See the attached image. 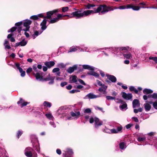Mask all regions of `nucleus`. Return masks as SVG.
<instances>
[{
    "label": "nucleus",
    "instance_id": "obj_14",
    "mask_svg": "<svg viewBox=\"0 0 157 157\" xmlns=\"http://www.w3.org/2000/svg\"><path fill=\"white\" fill-rule=\"evenodd\" d=\"M65 153H63V156L66 157L67 156V154H68L69 155H71L73 154V152L72 150L69 148L66 149Z\"/></svg>",
    "mask_w": 157,
    "mask_h": 157
},
{
    "label": "nucleus",
    "instance_id": "obj_28",
    "mask_svg": "<svg viewBox=\"0 0 157 157\" xmlns=\"http://www.w3.org/2000/svg\"><path fill=\"white\" fill-rule=\"evenodd\" d=\"M127 104L125 102H124L122 104V105H120L119 107L121 110H123L125 109H127Z\"/></svg>",
    "mask_w": 157,
    "mask_h": 157
},
{
    "label": "nucleus",
    "instance_id": "obj_33",
    "mask_svg": "<svg viewBox=\"0 0 157 157\" xmlns=\"http://www.w3.org/2000/svg\"><path fill=\"white\" fill-rule=\"evenodd\" d=\"M120 50H121V51L125 50V51L124 52H126L128 50V49L129 48V47H121L119 48Z\"/></svg>",
    "mask_w": 157,
    "mask_h": 157
},
{
    "label": "nucleus",
    "instance_id": "obj_21",
    "mask_svg": "<svg viewBox=\"0 0 157 157\" xmlns=\"http://www.w3.org/2000/svg\"><path fill=\"white\" fill-rule=\"evenodd\" d=\"M47 20L44 19L40 24L41 26V29L43 30H44L47 28L46 24L47 22Z\"/></svg>",
    "mask_w": 157,
    "mask_h": 157
},
{
    "label": "nucleus",
    "instance_id": "obj_53",
    "mask_svg": "<svg viewBox=\"0 0 157 157\" xmlns=\"http://www.w3.org/2000/svg\"><path fill=\"white\" fill-rule=\"evenodd\" d=\"M97 83L98 84V85L100 86H101V87L102 86H105V85L104 84H102V83H101V81H99V80H98L97 81Z\"/></svg>",
    "mask_w": 157,
    "mask_h": 157
},
{
    "label": "nucleus",
    "instance_id": "obj_55",
    "mask_svg": "<svg viewBox=\"0 0 157 157\" xmlns=\"http://www.w3.org/2000/svg\"><path fill=\"white\" fill-rule=\"evenodd\" d=\"M22 134V132L20 131H18L17 133V135L18 137V138H19V137Z\"/></svg>",
    "mask_w": 157,
    "mask_h": 157
},
{
    "label": "nucleus",
    "instance_id": "obj_20",
    "mask_svg": "<svg viewBox=\"0 0 157 157\" xmlns=\"http://www.w3.org/2000/svg\"><path fill=\"white\" fill-rule=\"evenodd\" d=\"M77 66L76 65H74L72 67H69L67 70V71L70 74L72 73L75 70L77 69Z\"/></svg>",
    "mask_w": 157,
    "mask_h": 157
},
{
    "label": "nucleus",
    "instance_id": "obj_11",
    "mask_svg": "<svg viewBox=\"0 0 157 157\" xmlns=\"http://www.w3.org/2000/svg\"><path fill=\"white\" fill-rule=\"evenodd\" d=\"M17 103L18 105H20V107L22 108L28 104L29 103L27 102H25L22 98H20L19 101L17 102Z\"/></svg>",
    "mask_w": 157,
    "mask_h": 157
},
{
    "label": "nucleus",
    "instance_id": "obj_46",
    "mask_svg": "<svg viewBox=\"0 0 157 157\" xmlns=\"http://www.w3.org/2000/svg\"><path fill=\"white\" fill-rule=\"evenodd\" d=\"M19 71L21 73V76L23 77L25 76V71H23L22 69L21 71Z\"/></svg>",
    "mask_w": 157,
    "mask_h": 157
},
{
    "label": "nucleus",
    "instance_id": "obj_59",
    "mask_svg": "<svg viewBox=\"0 0 157 157\" xmlns=\"http://www.w3.org/2000/svg\"><path fill=\"white\" fill-rule=\"evenodd\" d=\"M92 75L95 76V77H99V75L97 73L94 72L93 74H92Z\"/></svg>",
    "mask_w": 157,
    "mask_h": 157
},
{
    "label": "nucleus",
    "instance_id": "obj_10",
    "mask_svg": "<svg viewBox=\"0 0 157 157\" xmlns=\"http://www.w3.org/2000/svg\"><path fill=\"white\" fill-rule=\"evenodd\" d=\"M31 21L30 20H26L25 21L23 24L24 26L26 27L25 29H23L25 31H28L29 30V25L31 24Z\"/></svg>",
    "mask_w": 157,
    "mask_h": 157
},
{
    "label": "nucleus",
    "instance_id": "obj_62",
    "mask_svg": "<svg viewBox=\"0 0 157 157\" xmlns=\"http://www.w3.org/2000/svg\"><path fill=\"white\" fill-rule=\"evenodd\" d=\"M43 70L44 71H46L48 68L47 66H43Z\"/></svg>",
    "mask_w": 157,
    "mask_h": 157
},
{
    "label": "nucleus",
    "instance_id": "obj_63",
    "mask_svg": "<svg viewBox=\"0 0 157 157\" xmlns=\"http://www.w3.org/2000/svg\"><path fill=\"white\" fill-rule=\"evenodd\" d=\"M56 153L57 154L60 155L61 154V151L59 149H57L56 151Z\"/></svg>",
    "mask_w": 157,
    "mask_h": 157
},
{
    "label": "nucleus",
    "instance_id": "obj_42",
    "mask_svg": "<svg viewBox=\"0 0 157 157\" xmlns=\"http://www.w3.org/2000/svg\"><path fill=\"white\" fill-rule=\"evenodd\" d=\"M59 70L60 69L59 68L56 67L54 68L53 69L52 72L53 73H55L59 71Z\"/></svg>",
    "mask_w": 157,
    "mask_h": 157
},
{
    "label": "nucleus",
    "instance_id": "obj_30",
    "mask_svg": "<svg viewBox=\"0 0 157 157\" xmlns=\"http://www.w3.org/2000/svg\"><path fill=\"white\" fill-rule=\"evenodd\" d=\"M129 89L131 91H134L136 94H137L138 93V90H137L134 86H130L129 87Z\"/></svg>",
    "mask_w": 157,
    "mask_h": 157
},
{
    "label": "nucleus",
    "instance_id": "obj_35",
    "mask_svg": "<svg viewBox=\"0 0 157 157\" xmlns=\"http://www.w3.org/2000/svg\"><path fill=\"white\" fill-rule=\"evenodd\" d=\"M45 116L47 118L50 119H52L53 118L52 114L50 113L46 114H45Z\"/></svg>",
    "mask_w": 157,
    "mask_h": 157
},
{
    "label": "nucleus",
    "instance_id": "obj_19",
    "mask_svg": "<svg viewBox=\"0 0 157 157\" xmlns=\"http://www.w3.org/2000/svg\"><path fill=\"white\" fill-rule=\"evenodd\" d=\"M122 129L121 126L118 127L116 129H113L111 130V132L112 133H117L121 132Z\"/></svg>",
    "mask_w": 157,
    "mask_h": 157
},
{
    "label": "nucleus",
    "instance_id": "obj_47",
    "mask_svg": "<svg viewBox=\"0 0 157 157\" xmlns=\"http://www.w3.org/2000/svg\"><path fill=\"white\" fill-rule=\"evenodd\" d=\"M58 66L60 68H63L65 67V66L63 64V63H59L58 64Z\"/></svg>",
    "mask_w": 157,
    "mask_h": 157
},
{
    "label": "nucleus",
    "instance_id": "obj_41",
    "mask_svg": "<svg viewBox=\"0 0 157 157\" xmlns=\"http://www.w3.org/2000/svg\"><path fill=\"white\" fill-rule=\"evenodd\" d=\"M106 98L108 100H113L115 99V97H113L109 96H106Z\"/></svg>",
    "mask_w": 157,
    "mask_h": 157
},
{
    "label": "nucleus",
    "instance_id": "obj_6",
    "mask_svg": "<svg viewBox=\"0 0 157 157\" xmlns=\"http://www.w3.org/2000/svg\"><path fill=\"white\" fill-rule=\"evenodd\" d=\"M94 122H95L94 126L96 128H98L102 124V122L100 121L98 118L95 117H91L90 119V123H92Z\"/></svg>",
    "mask_w": 157,
    "mask_h": 157
},
{
    "label": "nucleus",
    "instance_id": "obj_29",
    "mask_svg": "<svg viewBox=\"0 0 157 157\" xmlns=\"http://www.w3.org/2000/svg\"><path fill=\"white\" fill-rule=\"evenodd\" d=\"M77 47H73L70 48L69 51H68V53L75 52L77 50Z\"/></svg>",
    "mask_w": 157,
    "mask_h": 157
},
{
    "label": "nucleus",
    "instance_id": "obj_12",
    "mask_svg": "<svg viewBox=\"0 0 157 157\" xmlns=\"http://www.w3.org/2000/svg\"><path fill=\"white\" fill-rule=\"evenodd\" d=\"M122 97L126 100H129L132 98V96L131 94H127L125 92L122 93Z\"/></svg>",
    "mask_w": 157,
    "mask_h": 157
},
{
    "label": "nucleus",
    "instance_id": "obj_56",
    "mask_svg": "<svg viewBox=\"0 0 157 157\" xmlns=\"http://www.w3.org/2000/svg\"><path fill=\"white\" fill-rule=\"evenodd\" d=\"M67 82H62L60 84V86L62 87H63L64 86L67 85Z\"/></svg>",
    "mask_w": 157,
    "mask_h": 157
},
{
    "label": "nucleus",
    "instance_id": "obj_51",
    "mask_svg": "<svg viewBox=\"0 0 157 157\" xmlns=\"http://www.w3.org/2000/svg\"><path fill=\"white\" fill-rule=\"evenodd\" d=\"M30 18L33 20H36L38 19V16L37 15H33Z\"/></svg>",
    "mask_w": 157,
    "mask_h": 157
},
{
    "label": "nucleus",
    "instance_id": "obj_48",
    "mask_svg": "<svg viewBox=\"0 0 157 157\" xmlns=\"http://www.w3.org/2000/svg\"><path fill=\"white\" fill-rule=\"evenodd\" d=\"M152 98L155 99H157V93H154L152 94Z\"/></svg>",
    "mask_w": 157,
    "mask_h": 157
},
{
    "label": "nucleus",
    "instance_id": "obj_27",
    "mask_svg": "<svg viewBox=\"0 0 157 157\" xmlns=\"http://www.w3.org/2000/svg\"><path fill=\"white\" fill-rule=\"evenodd\" d=\"M143 92L144 94H148L152 93L153 91L150 89H145L143 90Z\"/></svg>",
    "mask_w": 157,
    "mask_h": 157
},
{
    "label": "nucleus",
    "instance_id": "obj_39",
    "mask_svg": "<svg viewBox=\"0 0 157 157\" xmlns=\"http://www.w3.org/2000/svg\"><path fill=\"white\" fill-rule=\"evenodd\" d=\"M120 147L121 149H123L125 146V144L124 142H121L119 144Z\"/></svg>",
    "mask_w": 157,
    "mask_h": 157
},
{
    "label": "nucleus",
    "instance_id": "obj_38",
    "mask_svg": "<svg viewBox=\"0 0 157 157\" xmlns=\"http://www.w3.org/2000/svg\"><path fill=\"white\" fill-rule=\"evenodd\" d=\"M21 45L23 46L25 45L27 43V41H25L24 40H23L21 41L20 42Z\"/></svg>",
    "mask_w": 157,
    "mask_h": 157
},
{
    "label": "nucleus",
    "instance_id": "obj_60",
    "mask_svg": "<svg viewBox=\"0 0 157 157\" xmlns=\"http://www.w3.org/2000/svg\"><path fill=\"white\" fill-rule=\"evenodd\" d=\"M50 124L52 125L54 128L56 127V125L54 123V122L53 121H51L50 122Z\"/></svg>",
    "mask_w": 157,
    "mask_h": 157
},
{
    "label": "nucleus",
    "instance_id": "obj_4",
    "mask_svg": "<svg viewBox=\"0 0 157 157\" xmlns=\"http://www.w3.org/2000/svg\"><path fill=\"white\" fill-rule=\"evenodd\" d=\"M99 8H100V5L97 7L94 8V10H87L84 11L82 12L83 17L88 16L91 13H99L100 12V10H99L98 9Z\"/></svg>",
    "mask_w": 157,
    "mask_h": 157
},
{
    "label": "nucleus",
    "instance_id": "obj_7",
    "mask_svg": "<svg viewBox=\"0 0 157 157\" xmlns=\"http://www.w3.org/2000/svg\"><path fill=\"white\" fill-rule=\"evenodd\" d=\"M55 78V77L51 76L50 74H49L46 78H44L43 81H50L48 82V84H51L54 83Z\"/></svg>",
    "mask_w": 157,
    "mask_h": 157
},
{
    "label": "nucleus",
    "instance_id": "obj_49",
    "mask_svg": "<svg viewBox=\"0 0 157 157\" xmlns=\"http://www.w3.org/2000/svg\"><path fill=\"white\" fill-rule=\"evenodd\" d=\"M152 104H153V107L155 109H157V102H153Z\"/></svg>",
    "mask_w": 157,
    "mask_h": 157
},
{
    "label": "nucleus",
    "instance_id": "obj_36",
    "mask_svg": "<svg viewBox=\"0 0 157 157\" xmlns=\"http://www.w3.org/2000/svg\"><path fill=\"white\" fill-rule=\"evenodd\" d=\"M96 6L95 5L89 4L87 5L86 7L88 9H90L91 7H94Z\"/></svg>",
    "mask_w": 157,
    "mask_h": 157
},
{
    "label": "nucleus",
    "instance_id": "obj_15",
    "mask_svg": "<svg viewBox=\"0 0 157 157\" xmlns=\"http://www.w3.org/2000/svg\"><path fill=\"white\" fill-rule=\"evenodd\" d=\"M106 76L111 81V82L114 83L116 82L117 78L114 76L109 75H106Z\"/></svg>",
    "mask_w": 157,
    "mask_h": 157
},
{
    "label": "nucleus",
    "instance_id": "obj_64",
    "mask_svg": "<svg viewBox=\"0 0 157 157\" xmlns=\"http://www.w3.org/2000/svg\"><path fill=\"white\" fill-rule=\"evenodd\" d=\"M132 119H133L136 122H138V120L137 118L136 117H133L132 118Z\"/></svg>",
    "mask_w": 157,
    "mask_h": 157
},
{
    "label": "nucleus",
    "instance_id": "obj_54",
    "mask_svg": "<svg viewBox=\"0 0 157 157\" xmlns=\"http://www.w3.org/2000/svg\"><path fill=\"white\" fill-rule=\"evenodd\" d=\"M95 108L96 110L98 109V110H99L100 111H101L102 112H104V111H103V108H102L98 106H96L95 107Z\"/></svg>",
    "mask_w": 157,
    "mask_h": 157
},
{
    "label": "nucleus",
    "instance_id": "obj_50",
    "mask_svg": "<svg viewBox=\"0 0 157 157\" xmlns=\"http://www.w3.org/2000/svg\"><path fill=\"white\" fill-rule=\"evenodd\" d=\"M116 100L117 101H116V102L117 103H121V104H122L123 102H124V101L120 99H119L118 98H117L116 99Z\"/></svg>",
    "mask_w": 157,
    "mask_h": 157
},
{
    "label": "nucleus",
    "instance_id": "obj_31",
    "mask_svg": "<svg viewBox=\"0 0 157 157\" xmlns=\"http://www.w3.org/2000/svg\"><path fill=\"white\" fill-rule=\"evenodd\" d=\"M44 105L45 106L50 108L51 106V104L48 102L45 101L43 103Z\"/></svg>",
    "mask_w": 157,
    "mask_h": 157
},
{
    "label": "nucleus",
    "instance_id": "obj_43",
    "mask_svg": "<svg viewBox=\"0 0 157 157\" xmlns=\"http://www.w3.org/2000/svg\"><path fill=\"white\" fill-rule=\"evenodd\" d=\"M16 29V27H13L11 28L10 30H8V33H10V32H13Z\"/></svg>",
    "mask_w": 157,
    "mask_h": 157
},
{
    "label": "nucleus",
    "instance_id": "obj_37",
    "mask_svg": "<svg viewBox=\"0 0 157 157\" xmlns=\"http://www.w3.org/2000/svg\"><path fill=\"white\" fill-rule=\"evenodd\" d=\"M69 8L68 7H63L62 8V10L63 12H65L68 11Z\"/></svg>",
    "mask_w": 157,
    "mask_h": 157
},
{
    "label": "nucleus",
    "instance_id": "obj_13",
    "mask_svg": "<svg viewBox=\"0 0 157 157\" xmlns=\"http://www.w3.org/2000/svg\"><path fill=\"white\" fill-rule=\"evenodd\" d=\"M35 77L36 80L40 81H43V78L42 73H37L35 74Z\"/></svg>",
    "mask_w": 157,
    "mask_h": 157
},
{
    "label": "nucleus",
    "instance_id": "obj_22",
    "mask_svg": "<svg viewBox=\"0 0 157 157\" xmlns=\"http://www.w3.org/2000/svg\"><path fill=\"white\" fill-rule=\"evenodd\" d=\"M89 99H94L98 98V96L93 94L92 93H90L87 94L86 96Z\"/></svg>",
    "mask_w": 157,
    "mask_h": 157
},
{
    "label": "nucleus",
    "instance_id": "obj_3",
    "mask_svg": "<svg viewBox=\"0 0 157 157\" xmlns=\"http://www.w3.org/2000/svg\"><path fill=\"white\" fill-rule=\"evenodd\" d=\"M25 155L28 157H37V154L32 148L28 147L25 150Z\"/></svg>",
    "mask_w": 157,
    "mask_h": 157
},
{
    "label": "nucleus",
    "instance_id": "obj_58",
    "mask_svg": "<svg viewBox=\"0 0 157 157\" xmlns=\"http://www.w3.org/2000/svg\"><path fill=\"white\" fill-rule=\"evenodd\" d=\"M78 81L80 83H81L84 85H86L85 83L84 82V81L83 80H82V79H79L78 80Z\"/></svg>",
    "mask_w": 157,
    "mask_h": 157
},
{
    "label": "nucleus",
    "instance_id": "obj_52",
    "mask_svg": "<svg viewBox=\"0 0 157 157\" xmlns=\"http://www.w3.org/2000/svg\"><path fill=\"white\" fill-rule=\"evenodd\" d=\"M22 24V22L21 21H20L16 23L15 24V25L16 26H17L18 27H20V26H21Z\"/></svg>",
    "mask_w": 157,
    "mask_h": 157
},
{
    "label": "nucleus",
    "instance_id": "obj_26",
    "mask_svg": "<svg viewBox=\"0 0 157 157\" xmlns=\"http://www.w3.org/2000/svg\"><path fill=\"white\" fill-rule=\"evenodd\" d=\"M70 79L71 83H75L77 82V77L75 75L73 76L70 77Z\"/></svg>",
    "mask_w": 157,
    "mask_h": 157
},
{
    "label": "nucleus",
    "instance_id": "obj_32",
    "mask_svg": "<svg viewBox=\"0 0 157 157\" xmlns=\"http://www.w3.org/2000/svg\"><path fill=\"white\" fill-rule=\"evenodd\" d=\"M127 59H130L132 57V56L130 54H124L123 55Z\"/></svg>",
    "mask_w": 157,
    "mask_h": 157
},
{
    "label": "nucleus",
    "instance_id": "obj_5",
    "mask_svg": "<svg viewBox=\"0 0 157 157\" xmlns=\"http://www.w3.org/2000/svg\"><path fill=\"white\" fill-rule=\"evenodd\" d=\"M98 9L100 10V12L102 14H104L109 11L113 10L111 7L107 6L105 5H100V8Z\"/></svg>",
    "mask_w": 157,
    "mask_h": 157
},
{
    "label": "nucleus",
    "instance_id": "obj_9",
    "mask_svg": "<svg viewBox=\"0 0 157 157\" xmlns=\"http://www.w3.org/2000/svg\"><path fill=\"white\" fill-rule=\"evenodd\" d=\"M63 16V15L61 14H58L57 17L51 19L50 21V23H53L57 22L59 20L62 19V17Z\"/></svg>",
    "mask_w": 157,
    "mask_h": 157
},
{
    "label": "nucleus",
    "instance_id": "obj_40",
    "mask_svg": "<svg viewBox=\"0 0 157 157\" xmlns=\"http://www.w3.org/2000/svg\"><path fill=\"white\" fill-rule=\"evenodd\" d=\"M15 65L17 69L19 70V71H21L22 68H21L20 67V64L19 63H15Z\"/></svg>",
    "mask_w": 157,
    "mask_h": 157
},
{
    "label": "nucleus",
    "instance_id": "obj_23",
    "mask_svg": "<svg viewBox=\"0 0 157 157\" xmlns=\"http://www.w3.org/2000/svg\"><path fill=\"white\" fill-rule=\"evenodd\" d=\"M71 114L72 117H75L76 118H78L79 116L80 115V113L79 112H77L75 113L71 112Z\"/></svg>",
    "mask_w": 157,
    "mask_h": 157
},
{
    "label": "nucleus",
    "instance_id": "obj_17",
    "mask_svg": "<svg viewBox=\"0 0 157 157\" xmlns=\"http://www.w3.org/2000/svg\"><path fill=\"white\" fill-rule=\"evenodd\" d=\"M55 64V62L53 61L46 62L44 63V65L48 68H50L53 66Z\"/></svg>",
    "mask_w": 157,
    "mask_h": 157
},
{
    "label": "nucleus",
    "instance_id": "obj_45",
    "mask_svg": "<svg viewBox=\"0 0 157 157\" xmlns=\"http://www.w3.org/2000/svg\"><path fill=\"white\" fill-rule=\"evenodd\" d=\"M146 139V138L145 137H139L137 139V140L138 141L140 142V141H142L144 140H145Z\"/></svg>",
    "mask_w": 157,
    "mask_h": 157
},
{
    "label": "nucleus",
    "instance_id": "obj_61",
    "mask_svg": "<svg viewBox=\"0 0 157 157\" xmlns=\"http://www.w3.org/2000/svg\"><path fill=\"white\" fill-rule=\"evenodd\" d=\"M66 88L67 90H70L72 88V86L71 85H69L68 86H66Z\"/></svg>",
    "mask_w": 157,
    "mask_h": 157
},
{
    "label": "nucleus",
    "instance_id": "obj_8",
    "mask_svg": "<svg viewBox=\"0 0 157 157\" xmlns=\"http://www.w3.org/2000/svg\"><path fill=\"white\" fill-rule=\"evenodd\" d=\"M152 102L151 101H147L146 103L144 104V105L145 110L146 111H149L151 109V106L150 104H152Z\"/></svg>",
    "mask_w": 157,
    "mask_h": 157
},
{
    "label": "nucleus",
    "instance_id": "obj_16",
    "mask_svg": "<svg viewBox=\"0 0 157 157\" xmlns=\"http://www.w3.org/2000/svg\"><path fill=\"white\" fill-rule=\"evenodd\" d=\"M57 11L56 10H54L53 11H49L47 13V16L45 17V18L48 19H50L51 16L53 14L57 12Z\"/></svg>",
    "mask_w": 157,
    "mask_h": 157
},
{
    "label": "nucleus",
    "instance_id": "obj_44",
    "mask_svg": "<svg viewBox=\"0 0 157 157\" xmlns=\"http://www.w3.org/2000/svg\"><path fill=\"white\" fill-rule=\"evenodd\" d=\"M91 112V109L89 108H87L85 109L84 111L85 113H90Z\"/></svg>",
    "mask_w": 157,
    "mask_h": 157
},
{
    "label": "nucleus",
    "instance_id": "obj_57",
    "mask_svg": "<svg viewBox=\"0 0 157 157\" xmlns=\"http://www.w3.org/2000/svg\"><path fill=\"white\" fill-rule=\"evenodd\" d=\"M32 71V69L31 67L29 68L26 71L27 73H29L31 72Z\"/></svg>",
    "mask_w": 157,
    "mask_h": 157
},
{
    "label": "nucleus",
    "instance_id": "obj_25",
    "mask_svg": "<svg viewBox=\"0 0 157 157\" xmlns=\"http://www.w3.org/2000/svg\"><path fill=\"white\" fill-rule=\"evenodd\" d=\"M107 86H102L101 87H100L99 88L98 90L100 92H103V94H105V92H106V90L107 88Z\"/></svg>",
    "mask_w": 157,
    "mask_h": 157
},
{
    "label": "nucleus",
    "instance_id": "obj_34",
    "mask_svg": "<svg viewBox=\"0 0 157 157\" xmlns=\"http://www.w3.org/2000/svg\"><path fill=\"white\" fill-rule=\"evenodd\" d=\"M149 59H152L155 61V62L157 63V57H150L149 58Z\"/></svg>",
    "mask_w": 157,
    "mask_h": 157
},
{
    "label": "nucleus",
    "instance_id": "obj_1",
    "mask_svg": "<svg viewBox=\"0 0 157 157\" xmlns=\"http://www.w3.org/2000/svg\"><path fill=\"white\" fill-rule=\"evenodd\" d=\"M75 9L76 10V11L71 13L70 15H63L62 17L67 16L69 18L75 17L76 19H79L83 17L82 10Z\"/></svg>",
    "mask_w": 157,
    "mask_h": 157
},
{
    "label": "nucleus",
    "instance_id": "obj_18",
    "mask_svg": "<svg viewBox=\"0 0 157 157\" xmlns=\"http://www.w3.org/2000/svg\"><path fill=\"white\" fill-rule=\"evenodd\" d=\"M132 106L133 108L139 107L140 106V103L138 100L134 99L132 101Z\"/></svg>",
    "mask_w": 157,
    "mask_h": 157
},
{
    "label": "nucleus",
    "instance_id": "obj_2",
    "mask_svg": "<svg viewBox=\"0 0 157 157\" xmlns=\"http://www.w3.org/2000/svg\"><path fill=\"white\" fill-rule=\"evenodd\" d=\"M141 8H144V7L138 6H135L133 4H129L121 6H119V9L125 10L132 9L134 10H139Z\"/></svg>",
    "mask_w": 157,
    "mask_h": 157
},
{
    "label": "nucleus",
    "instance_id": "obj_24",
    "mask_svg": "<svg viewBox=\"0 0 157 157\" xmlns=\"http://www.w3.org/2000/svg\"><path fill=\"white\" fill-rule=\"evenodd\" d=\"M82 67L84 69H87L92 71H93L94 70V67H91L89 65H83Z\"/></svg>",
    "mask_w": 157,
    "mask_h": 157
}]
</instances>
